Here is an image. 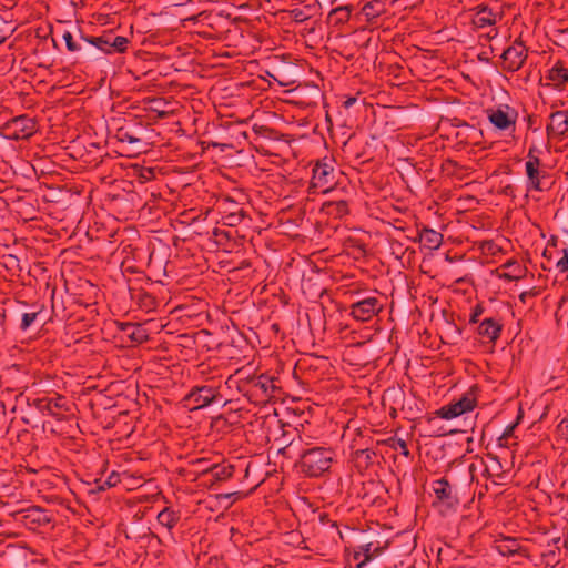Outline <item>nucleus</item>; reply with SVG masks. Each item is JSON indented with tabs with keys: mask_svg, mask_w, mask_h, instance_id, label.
I'll use <instances>...</instances> for the list:
<instances>
[{
	"mask_svg": "<svg viewBox=\"0 0 568 568\" xmlns=\"http://www.w3.org/2000/svg\"><path fill=\"white\" fill-rule=\"evenodd\" d=\"M384 308L382 300L376 295H367L349 305V315L357 322H368Z\"/></svg>",
	"mask_w": 568,
	"mask_h": 568,
	"instance_id": "6e6552de",
	"label": "nucleus"
},
{
	"mask_svg": "<svg viewBox=\"0 0 568 568\" xmlns=\"http://www.w3.org/2000/svg\"><path fill=\"white\" fill-rule=\"evenodd\" d=\"M505 108L506 111L500 108L487 111L490 123L499 130H507L516 122V111L510 109L508 105H505Z\"/></svg>",
	"mask_w": 568,
	"mask_h": 568,
	"instance_id": "f3484780",
	"label": "nucleus"
},
{
	"mask_svg": "<svg viewBox=\"0 0 568 568\" xmlns=\"http://www.w3.org/2000/svg\"><path fill=\"white\" fill-rule=\"evenodd\" d=\"M103 480L104 478L102 477L94 479V481L90 484L88 493L90 495H97L100 494L101 491H105L106 489H109V487L103 484Z\"/></svg>",
	"mask_w": 568,
	"mask_h": 568,
	"instance_id": "e433bc0d",
	"label": "nucleus"
},
{
	"mask_svg": "<svg viewBox=\"0 0 568 568\" xmlns=\"http://www.w3.org/2000/svg\"><path fill=\"white\" fill-rule=\"evenodd\" d=\"M528 57V50L520 38L509 45L500 55V68L505 72L514 73L518 71L525 63Z\"/></svg>",
	"mask_w": 568,
	"mask_h": 568,
	"instance_id": "1a4fd4ad",
	"label": "nucleus"
},
{
	"mask_svg": "<svg viewBox=\"0 0 568 568\" xmlns=\"http://www.w3.org/2000/svg\"><path fill=\"white\" fill-rule=\"evenodd\" d=\"M540 164V160L539 158L537 156H531L527 162H526V174H527V178L529 180V183L531 185V187L536 191H542V187H541V181H540V173H539V170H538V166Z\"/></svg>",
	"mask_w": 568,
	"mask_h": 568,
	"instance_id": "b1692460",
	"label": "nucleus"
},
{
	"mask_svg": "<svg viewBox=\"0 0 568 568\" xmlns=\"http://www.w3.org/2000/svg\"><path fill=\"white\" fill-rule=\"evenodd\" d=\"M538 294V291H536V288H532L531 291H527V292H523L520 295H519V300L521 302H525L526 301V297L528 296H536Z\"/></svg>",
	"mask_w": 568,
	"mask_h": 568,
	"instance_id": "8fccbe9b",
	"label": "nucleus"
},
{
	"mask_svg": "<svg viewBox=\"0 0 568 568\" xmlns=\"http://www.w3.org/2000/svg\"><path fill=\"white\" fill-rule=\"evenodd\" d=\"M222 400L220 386L196 385L183 397L182 403L189 410H197Z\"/></svg>",
	"mask_w": 568,
	"mask_h": 568,
	"instance_id": "20e7f679",
	"label": "nucleus"
},
{
	"mask_svg": "<svg viewBox=\"0 0 568 568\" xmlns=\"http://www.w3.org/2000/svg\"><path fill=\"white\" fill-rule=\"evenodd\" d=\"M562 545L565 548H568V537L564 540Z\"/></svg>",
	"mask_w": 568,
	"mask_h": 568,
	"instance_id": "0e129e2a",
	"label": "nucleus"
},
{
	"mask_svg": "<svg viewBox=\"0 0 568 568\" xmlns=\"http://www.w3.org/2000/svg\"><path fill=\"white\" fill-rule=\"evenodd\" d=\"M562 256L556 262V268L560 273L568 272V250H561Z\"/></svg>",
	"mask_w": 568,
	"mask_h": 568,
	"instance_id": "58836bf2",
	"label": "nucleus"
},
{
	"mask_svg": "<svg viewBox=\"0 0 568 568\" xmlns=\"http://www.w3.org/2000/svg\"><path fill=\"white\" fill-rule=\"evenodd\" d=\"M478 59L483 62H488L489 59L487 58L486 53L485 52H481L478 54Z\"/></svg>",
	"mask_w": 568,
	"mask_h": 568,
	"instance_id": "bf43d9fd",
	"label": "nucleus"
},
{
	"mask_svg": "<svg viewBox=\"0 0 568 568\" xmlns=\"http://www.w3.org/2000/svg\"><path fill=\"white\" fill-rule=\"evenodd\" d=\"M230 206L236 209L235 213L223 214L224 223L229 226H236L246 216V211L237 202H230Z\"/></svg>",
	"mask_w": 568,
	"mask_h": 568,
	"instance_id": "c85d7f7f",
	"label": "nucleus"
},
{
	"mask_svg": "<svg viewBox=\"0 0 568 568\" xmlns=\"http://www.w3.org/2000/svg\"><path fill=\"white\" fill-rule=\"evenodd\" d=\"M361 11L366 20L371 22L386 12V4L382 0H371L362 7Z\"/></svg>",
	"mask_w": 568,
	"mask_h": 568,
	"instance_id": "a878e982",
	"label": "nucleus"
},
{
	"mask_svg": "<svg viewBox=\"0 0 568 568\" xmlns=\"http://www.w3.org/2000/svg\"><path fill=\"white\" fill-rule=\"evenodd\" d=\"M511 190V186L510 185H507L504 190V193L505 194H509V191Z\"/></svg>",
	"mask_w": 568,
	"mask_h": 568,
	"instance_id": "680f3d73",
	"label": "nucleus"
},
{
	"mask_svg": "<svg viewBox=\"0 0 568 568\" xmlns=\"http://www.w3.org/2000/svg\"><path fill=\"white\" fill-rule=\"evenodd\" d=\"M233 495H240V493L234 491V493H232V494L226 495V497H230V496H233Z\"/></svg>",
	"mask_w": 568,
	"mask_h": 568,
	"instance_id": "69168bd1",
	"label": "nucleus"
},
{
	"mask_svg": "<svg viewBox=\"0 0 568 568\" xmlns=\"http://www.w3.org/2000/svg\"><path fill=\"white\" fill-rule=\"evenodd\" d=\"M557 433L561 438L568 439V417L564 418L557 426Z\"/></svg>",
	"mask_w": 568,
	"mask_h": 568,
	"instance_id": "37998d69",
	"label": "nucleus"
},
{
	"mask_svg": "<svg viewBox=\"0 0 568 568\" xmlns=\"http://www.w3.org/2000/svg\"><path fill=\"white\" fill-rule=\"evenodd\" d=\"M477 386H471L458 400L436 410V415L443 419H452L462 414L471 412L477 405Z\"/></svg>",
	"mask_w": 568,
	"mask_h": 568,
	"instance_id": "0eeeda50",
	"label": "nucleus"
},
{
	"mask_svg": "<svg viewBox=\"0 0 568 568\" xmlns=\"http://www.w3.org/2000/svg\"><path fill=\"white\" fill-rule=\"evenodd\" d=\"M335 458L333 448L313 446L301 450L295 467L307 478H318L329 471Z\"/></svg>",
	"mask_w": 568,
	"mask_h": 568,
	"instance_id": "f03ea898",
	"label": "nucleus"
},
{
	"mask_svg": "<svg viewBox=\"0 0 568 568\" xmlns=\"http://www.w3.org/2000/svg\"><path fill=\"white\" fill-rule=\"evenodd\" d=\"M28 511L29 514L26 517L30 518L31 523L38 524L39 526L47 525L51 520L48 513L40 507H33Z\"/></svg>",
	"mask_w": 568,
	"mask_h": 568,
	"instance_id": "c756f323",
	"label": "nucleus"
},
{
	"mask_svg": "<svg viewBox=\"0 0 568 568\" xmlns=\"http://www.w3.org/2000/svg\"><path fill=\"white\" fill-rule=\"evenodd\" d=\"M542 256L548 261L550 262L551 258H552V252L550 251V248L546 247L542 252Z\"/></svg>",
	"mask_w": 568,
	"mask_h": 568,
	"instance_id": "6e6d98bb",
	"label": "nucleus"
},
{
	"mask_svg": "<svg viewBox=\"0 0 568 568\" xmlns=\"http://www.w3.org/2000/svg\"><path fill=\"white\" fill-rule=\"evenodd\" d=\"M517 424H518V420H517L516 423H514V424L508 425V426L504 429V432H503L501 436H500V437H499V439H498L500 445H503V440H507L509 437H511V436H513L514 430H515V428H516Z\"/></svg>",
	"mask_w": 568,
	"mask_h": 568,
	"instance_id": "79ce46f5",
	"label": "nucleus"
},
{
	"mask_svg": "<svg viewBox=\"0 0 568 568\" xmlns=\"http://www.w3.org/2000/svg\"><path fill=\"white\" fill-rule=\"evenodd\" d=\"M560 542H561V537L557 536V537L551 538L548 541L547 547L556 549V546H560Z\"/></svg>",
	"mask_w": 568,
	"mask_h": 568,
	"instance_id": "3c124183",
	"label": "nucleus"
},
{
	"mask_svg": "<svg viewBox=\"0 0 568 568\" xmlns=\"http://www.w3.org/2000/svg\"><path fill=\"white\" fill-rule=\"evenodd\" d=\"M40 313H41V308L38 311L23 313L21 316L20 329L21 331L29 329L32 326V324L36 322V320Z\"/></svg>",
	"mask_w": 568,
	"mask_h": 568,
	"instance_id": "473e14b6",
	"label": "nucleus"
},
{
	"mask_svg": "<svg viewBox=\"0 0 568 568\" xmlns=\"http://www.w3.org/2000/svg\"><path fill=\"white\" fill-rule=\"evenodd\" d=\"M62 38L65 42V47L68 49V51L70 52H80L82 51V45L80 42H78L72 33L70 31H64L63 34H62Z\"/></svg>",
	"mask_w": 568,
	"mask_h": 568,
	"instance_id": "72a5a7b5",
	"label": "nucleus"
},
{
	"mask_svg": "<svg viewBox=\"0 0 568 568\" xmlns=\"http://www.w3.org/2000/svg\"><path fill=\"white\" fill-rule=\"evenodd\" d=\"M34 406L41 412L53 417L60 418L64 412H68L65 397L57 395L54 397H43L34 399Z\"/></svg>",
	"mask_w": 568,
	"mask_h": 568,
	"instance_id": "dca6fc26",
	"label": "nucleus"
},
{
	"mask_svg": "<svg viewBox=\"0 0 568 568\" xmlns=\"http://www.w3.org/2000/svg\"><path fill=\"white\" fill-rule=\"evenodd\" d=\"M493 548L503 557L529 558V551L524 545V540L516 537L499 535L494 539Z\"/></svg>",
	"mask_w": 568,
	"mask_h": 568,
	"instance_id": "9d476101",
	"label": "nucleus"
},
{
	"mask_svg": "<svg viewBox=\"0 0 568 568\" xmlns=\"http://www.w3.org/2000/svg\"><path fill=\"white\" fill-rule=\"evenodd\" d=\"M294 446H295V443H294V440H292L288 445L280 448L278 449V454L283 455L286 458L292 459L294 457L293 456V448H294Z\"/></svg>",
	"mask_w": 568,
	"mask_h": 568,
	"instance_id": "a18cd8bd",
	"label": "nucleus"
},
{
	"mask_svg": "<svg viewBox=\"0 0 568 568\" xmlns=\"http://www.w3.org/2000/svg\"><path fill=\"white\" fill-rule=\"evenodd\" d=\"M453 121H454V123H453V125H454V126L467 125V123H466V122H464V121H462V120H459V119H457V118H454V120H453Z\"/></svg>",
	"mask_w": 568,
	"mask_h": 568,
	"instance_id": "13d9d810",
	"label": "nucleus"
},
{
	"mask_svg": "<svg viewBox=\"0 0 568 568\" xmlns=\"http://www.w3.org/2000/svg\"><path fill=\"white\" fill-rule=\"evenodd\" d=\"M470 11L474 12L471 23L476 29L491 27L497 22V14L485 3L477 4Z\"/></svg>",
	"mask_w": 568,
	"mask_h": 568,
	"instance_id": "a211bd4d",
	"label": "nucleus"
},
{
	"mask_svg": "<svg viewBox=\"0 0 568 568\" xmlns=\"http://www.w3.org/2000/svg\"><path fill=\"white\" fill-rule=\"evenodd\" d=\"M331 16L335 17L336 22H346L351 17V8L348 6L337 7L332 10Z\"/></svg>",
	"mask_w": 568,
	"mask_h": 568,
	"instance_id": "c9c22d12",
	"label": "nucleus"
},
{
	"mask_svg": "<svg viewBox=\"0 0 568 568\" xmlns=\"http://www.w3.org/2000/svg\"><path fill=\"white\" fill-rule=\"evenodd\" d=\"M121 331L126 334L131 342L142 344L149 339V334L142 324L122 323Z\"/></svg>",
	"mask_w": 568,
	"mask_h": 568,
	"instance_id": "4be33fe9",
	"label": "nucleus"
},
{
	"mask_svg": "<svg viewBox=\"0 0 568 568\" xmlns=\"http://www.w3.org/2000/svg\"><path fill=\"white\" fill-rule=\"evenodd\" d=\"M230 202H235V201L232 200L230 196H226V197H224L221 201V206H222V213L223 214H231V213H235L236 212V209H234V206H230Z\"/></svg>",
	"mask_w": 568,
	"mask_h": 568,
	"instance_id": "a19ab883",
	"label": "nucleus"
},
{
	"mask_svg": "<svg viewBox=\"0 0 568 568\" xmlns=\"http://www.w3.org/2000/svg\"><path fill=\"white\" fill-rule=\"evenodd\" d=\"M501 268H507L509 272L500 274V278H505L507 281H517L523 276V267L516 261H507L501 265Z\"/></svg>",
	"mask_w": 568,
	"mask_h": 568,
	"instance_id": "cd10ccee",
	"label": "nucleus"
},
{
	"mask_svg": "<svg viewBox=\"0 0 568 568\" xmlns=\"http://www.w3.org/2000/svg\"><path fill=\"white\" fill-rule=\"evenodd\" d=\"M504 325L496 317H488L478 323L477 334L483 343L490 344L491 347L496 346L497 341L500 338Z\"/></svg>",
	"mask_w": 568,
	"mask_h": 568,
	"instance_id": "4468645a",
	"label": "nucleus"
},
{
	"mask_svg": "<svg viewBox=\"0 0 568 568\" xmlns=\"http://www.w3.org/2000/svg\"><path fill=\"white\" fill-rule=\"evenodd\" d=\"M320 520H321L322 523L329 521V520H328V516H327L326 514H321V515H320Z\"/></svg>",
	"mask_w": 568,
	"mask_h": 568,
	"instance_id": "052dcab7",
	"label": "nucleus"
},
{
	"mask_svg": "<svg viewBox=\"0 0 568 568\" xmlns=\"http://www.w3.org/2000/svg\"><path fill=\"white\" fill-rule=\"evenodd\" d=\"M358 549L363 554V559L361 561H364V565L366 562H368L369 560H372L373 558H375L379 554V551H381L379 547H375L373 549V544L372 542L359 545Z\"/></svg>",
	"mask_w": 568,
	"mask_h": 568,
	"instance_id": "2f4dec72",
	"label": "nucleus"
},
{
	"mask_svg": "<svg viewBox=\"0 0 568 568\" xmlns=\"http://www.w3.org/2000/svg\"><path fill=\"white\" fill-rule=\"evenodd\" d=\"M322 210L335 219H342L349 213L348 203L344 200L325 202Z\"/></svg>",
	"mask_w": 568,
	"mask_h": 568,
	"instance_id": "bb28decb",
	"label": "nucleus"
},
{
	"mask_svg": "<svg viewBox=\"0 0 568 568\" xmlns=\"http://www.w3.org/2000/svg\"><path fill=\"white\" fill-rule=\"evenodd\" d=\"M37 131V121L27 114L14 116L0 125V135L7 140H28Z\"/></svg>",
	"mask_w": 568,
	"mask_h": 568,
	"instance_id": "39448f33",
	"label": "nucleus"
},
{
	"mask_svg": "<svg viewBox=\"0 0 568 568\" xmlns=\"http://www.w3.org/2000/svg\"><path fill=\"white\" fill-rule=\"evenodd\" d=\"M388 443V446L395 450L399 449L400 450V454L403 456H405L406 458L410 457V452L407 447V444L404 439L402 438H389L387 440Z\"/></svg>",
	"mask_w": 568,
	"mask_h": 568,
	"instance_id": "f704fd0d",
	"label": "nucleus"
},
{
	"mask_svg": "<svg viewBox=\"0 0 568 568\" xmlns=\"http://www.w3.org/2000/svg\"><path fill=\"white\" fill-rule=\"evenodd\" d=\"M560 546H556V549L548 548L545 552H542V562L547 567H555L560 562Z\"/></svg>",
	"mask_w": 568,
	"mask_h": 568,
	"instance_id": "7c9ffc66",
	"label": "nucleus"
},
{
	"mask_svg": "<svg viewBox=\"0 0 568 568\" xmlns=\"http://www.w3.org/2000/svg\"><path fill=\"white\" fill-rule=\"evenodd\" d=\"M6 41V37L0 32V44Z\"/></svg>",
	"mask_w": 568,
	"mask_h": 568,
	"instance_id": "e2e57ef3",
	"label": "nucleus"
},
{
	"mask_svg": "<svg viewBox=\"0 0 568 568\" xmlns=\"http://www.w3.org/2000/svg\"><path fill=\"white\" fill-rule=\"evenodd\" d=\"M120 483V475L116 471H112L106 478H104L103 484L109 488L115 487Z\"/></svg>",
	"mask_w": 568,
	"mask_h": 568,
	"instance_id": "ea45409f",
	"label": "nucleus"
},
{
	"mask_svg": "<svg viewBox=\"0 0 568 568\" xmlns=\"http://www.w3.org/2000/svg\"><path fill=\"white\" fill-rule=\"evenodd\" d=\"M546 133L549 139H557L559 141H562L567 136L568 110L555 111L549 115Z\"/></svg>",
	"mask_w": 568,
	"mask_h": 568,
	"instance_id": "ddd939ff",
	"label": "nucleus"
},
{
	"mask_svg": "<svg viewBox=\"0 0 568 568\" xmlns=\"http://www.w3.org/2000/svg\"><path fill=\"white\" fill-rule=\"evenodd\" d=\"M345 552H346V556H351V560L353 564H356L358 561L362 560V557H363V554L362 551L358 549V547L356 549H354L353 552H349V549L346 548L345 549Z\"/></svg>",
	"mask_w": 568,
	"mask_h": 568,
	"instance_id": "de8ad7c7",
	"label": "nucleus"
},
{
	"mask_svg": "<svg viewBox=\"0 0 568 568\" xmlns=\"http://www.w3.org/2000/svg\"><path fill=\"white\" fill-rule=\"evenodd\" d=\"M546 79L551 81L556 89H562L568 82V69L561 60H558L551 69L548 70Z\"/></svg>",
	"mask_w": 568,
	"mask_h": 568,
	"instance_id": "412c9836",
	"label": "nucleus"
},
{
	"mask_svg": "<svg viewBox=\"0 0 568 568\" xmlns=\"http://www.w3.org/2000/svg\"><path fill=\"white\" fill-rule=\"evenodd\" d=\"M261 129L264 130V131H268V129L265 128V126H261Z\"/></svg>",
	"mask_w": 568,
	"mask_h": 568,
	"instance_id": "338daca9",
	"label": "nucleus"
},
{
	"mask_svg": "<svg viewBox=\"0 0 568 568\" xmlns=\"http://www.w3.org/2000/svg\"><path fill=\"white\" fill-rule=\"evenodd\" d=\"M236 374L239 376L236 388L250 403L263 406L273 399L280 398L278 378L267 374L244 375L240 371Z\"/></svg>",
	"mask_w": 568,
	"mask_h": 568,
	"instance_id": "f257e3e1",
	"label": "nucleus"
},
{
	"mask_svg": "<svg viewBox=\"0 0 568 568\" xmlns=\"http://www.w3.org/2000/svg\"><path fill=\"white\" fill-rule=\"evenodd\" d=\"M234 474V466L231 464H212L202 469V476L206 479L205 484L213 488L215 485L230 479Z\"/></svg>",
	"mask_w": 568,
	"mask_h": 568,
	"instance_id": "2eb2a0df",
	"label": "nucleus"
},
{
	"mask_svg": "<svg viewBox=\"0 0 568 568\" xmlns=\"http://www.w3.org/2000/svg\"><path fill=\"white\" fill-rule=\"evenodd\" d=\"M414 241H418L422 247L433 251L442 245L443 235L435 230L424 227L422 231L417 232V237L414 239Z\"/></svg>",
	"mask_w": 568,
	"mask_h": 568,
	"instance_id": "aec40b11",
	"label": "nucleus"
},
{
	"mask_svg": "<svg viewBox=\"0 0 568 568\" xmlns=\"http://www.w3.org/2000/svg\"><path fill=\"white\" fill-rule=\"evenodd\" d=\"M80 40L95 47L105 54L124 53L128 50L129 39L122 36H114L112 32H103L100 37L84 36L79 29Z\"/></svg>",
	"mask_w": 568,
	"mask_h": 568,
	"instance_id": "423d86ee",
	"label": "nucleus"
},
{
	"mask_svg": "<svg viewBox=\"0 0 568 568\" xmlns=\"http://www.w3.org/2000/svg\"><path fill=\"white\" fill-rule=\"evenodd\" d=\"M498 34V30L497 29H491L485 37L487 40H490V39H494L496 38Z\"/></svg>",
	"mask_w": 568,
	"mask_h": 568,
	"instance_id": "4d7b16f0",
	"label": "nucleus"
},
{
	"mask_svg": "<svg viewBox=\"0 0 568 568\" xmlns=\"http://www.w3.org/2000/svg\"><path fill=\"white\" fill-rule=\"evenodd\" d=\"M432 488L436 497V504L450 510L458 507L460 499L457 490L445 477L434 480Z\"/></svg>",
	"mask_w": 568,
	"mask_h": 568,
	"instance_id": "f8f14e48",
	"label": "nucleus"
},
{
	"mask_svg": "<svg viewBox=\"0 0 568 568\" xmlns=\"http://www.w3.org/2000/svg\"><path fill=\"white\" fill-rule=\"evenodd\" d=\"M148 126L139 119L132 118L124 120V123L115 131L114 138L124 146L128 156H133L145 152L148 143Z\"/></svg>",
	"mask_w": 568,
	"mask_h": 568,
	"instance_id": "7ed1b4c3",
	"label": "nucleus"
},
{
	"mask_svg": "<svg viewBox=\"0 0 568 568\" xmlns=\"http://www.w3.org/2000/svg\"><path fill=\"white\" fill-rule=\"evenodd\" d=\"M488 457L491 459V462L495 463L496 466H493L494 467V475L497 476V477H501L504 470H503V466L498 459L497 456L495 455H491V454H488Z\"/></svg>",
	"mask_w": 568,
	"mask_h": 568,
	"instance_id": "49530a36",
	"label": "nucleus"
},
{
	"mask_svg": "<svg viewBox=\"0 0 568 568\" xmlns=\"http://www.w3.org/2000/svg\"><path fill=\"white\" fill-rule=\"evenodd\" d=\"M335 170L327 163L317 162L312 170L310 190L313 192L327 193L336 184Z\"/></svg>",
	"mask_w": 568,
	"mask_h": 568,
	"instance_id": "9b49d317",
	"label": "nucleus"
},
{
	"mask_svg": "<svg viewBox=\"0 0 568 568\" xmlns=\"http://www.w3.org/2000/svg\"><path fill=\"white\" fill-rule=\"evenodd\" d=\"M557 241H558V237L556 235H551V237L549 239L546 247H548V248L549 247L556 248L557 247Z\"/></svg>",
	"mask_w": 568,
	"mask_h": 568,
	"instance_id": "5fc2aeb1",
	"label": "nucleus"
},
{
	"mask_svg": "<svg viewBox=\"0 0 568 568\" xmlns=\"http://www.w3.org/2000/svg\"><path fill=\"white\" fill-rule=\"evenodd\" d=\"M191 464L195 467L196 471H199L202 475V469L207 468L212 464L209 463L205 458H196L191 462Z\"/></svg>",
	"mask_w": 568,
	"mask_h": 568,
	"instance_id": "c03bdc74",
	"label": "nucleus"
},
{
	"mask_svg": "<svg viewBox=\"0 0 568 568\" xmlns=\"http://www.w3.org/2000/svg\"><path fill=\"white\" fill-rule=\"evenodd\" d=\"M131 298L146 313L155 310L158 305L155 297L142 288L131 290Z\"/></svg>",
	"mask_w": 568,
	"mask_h": 568,
	"instance_id": "5701e85b",
	"label": "nucleus"
},
{
	"mask_svg": "<svg viewBox=\"0 0 568 568\" xmlns=\"http://www.w3.org/2000/svg\"><path fill=\"white\" fill-rule=\"evenodd\" d=\"M567 417H568V415H567Z\"/></svg>",
	"mask_w": 568,
	"mask_h": 568,
	"instance_id": "774afa93",
	"label": "nucleus"
},
{
	"mask_svg": "<svg viewBox=\"0 0 568 568\" xmlns=\"http://www.w3.org/2000/svg\"><path fill=\"white\" fill-rule=\"evenodd\" d=\"M364 566H365L364 561H358L356 564H353L351 560V556H346V565L344 568H363Z\"/></svg>",
	"mask_w": 568,
	"mask_h": 568,
	"instance_id": "09e8293b",
	"label": "nucleus"
},
{
	"mask_svg": "<svg viewBox=\"0 0 568 568\" xmlns=\"http://www.w3.org/2000/svg\"><path fill=\"white\" fill-rule=\"evenodd\" d=\"M152 175H153L152 169H144L140 176L144 180H149V179H151Z\"/></svg>",
	"mask_w": 568,
	"mask_h": 568,
	"instance_id": "603ef678",
	"label": "nucleus"
},
{
	"mask_svg": "<svg viewBox=\"0 0 568 568\" xmlns=\"http://www.w3.org/2000/svg\"><path fill=\"white\" fill-rule=\"evenodd\" d=\"M158 523L171 531L180 521L181 513L172 507H165L158 514Z\"/></svg>",
	"mask_w": 568,
	"mask_h": 568,
	"instance_id": "393cba45",
	"label": "nucleus"
},
{
	"mask_svg": "<svg viewBox=\"0 0 568 568\" xmlns=\"http://www.w3.org/2000/svg\"><path fill=\"white\" fill-rule=\"evenodd\" d=\"M377 454L371 447L357 448L352 453V462L358 470H366L375 463Z\"/></svg>",
	"mask_w": 568,
	"mask_h": 568,
	"instance_id": "6ab92c4d",
	"label": "nucleus"
},
{
	"mask_svg": "<svg viewBox=\"0 0 568 568\" xmlns=\"http://www.w3.org/2000/svg\"><path fill=\"white\" fill-rule=\"evenodd\" d=\"M355 102H356V98L355 97H351V98H347L343 102V105H344V108L349 109Z\"/></svg>",
	"mask_w": 568,
	"mask_h": 568,
	"instance_id": "864d4df0",
	"label": "nucleus"
},
{
	"mask_svg": "<svg viewBox=\"0 0 568 568\" xmlns=\"http://www.w3.org/2000/svg\"><path fill=\"white\" fill-rule=\"evenodd\" d=\"M485 312V307L481 303H477L473 308L469 316V324H478L480 323L479 317Z\"/></svg>",
	"mask_w": 568,
	"mask_h": 568,
	"instance_id": "4c0bfd02",
	"label": "nucleus"
}]
</instances>
